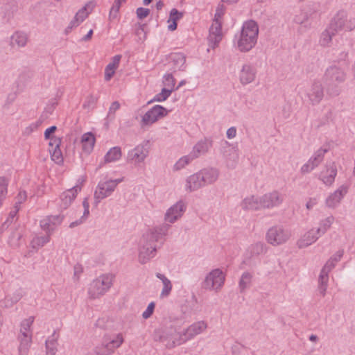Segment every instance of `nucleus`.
<instances>
[{"instance_id":"obj_1","label":"nucleus","mask_w":355,"mask_h":355,"mask_svg":"<svg viewBox=\"0 0 355 355\" xmlns=\"http://www.w3.org/2000/svg\"><path fill=\"white\" fill-rule=\"evenodd\" d=\"M168 228V225L157 227L147 231L140 240L139 248V262L145 264L155 256L156 243L165 235Z\"/></svg>"},{"instance_id":"obj_2","label":"nucleus","mask_w":355,"mask_h":355,"mask_svg":"<svg viewBox=\"0 0 355 355\" xmlns=\"http://www.w3.org/2000/svg\"><path fill=\"white\" fill-rule=\"evenodd\" d=\"M219 175V170L216 168H204L187 178L186 190L192 192L205 186L212 184L217 181Z\"/></svg>"},{"instance_id":"obj_3","label":"nucleus","mask_w":355,"mask_h":355,"mask_svg":"<svg viewBox=\"0 0 355 355\" xmlns=\"http://www.w3.org/2000/svg\"><path fill=\"white\" fill-rule=\"evenodd\" d=\"M259 35V26L254 20L243 23L240 36L237 40V48L241 52L246 53L252 49L257 42Z\"/></svg>"},{"instance_id":"obj_4","label":"nucleus","mask_w":355,"mask_h":355,"mask_svg":"<svg viewBox=\"0 0 355 355\" xmlns=\"http://www.w3.org/2000/svg\"><path fill=\"white\" fill-rule=\"evenodd\" d=\"M346 79V73L344 70L336 64L329 66L325 71L324 81L327 85L328 94L331 96H337L340 93V88L338 86Z\"/></svg>"},{"instance_id":"obj_5","label":"nucleus","mask_w":355,"mask_h":355,"mask_svg":"<svg viewBox=\"0 0 355 355\" xmlns=\"http://www.w3.org/2000/svg\"><path fill=\"white\" fill-rule=\"evenodd\" d=\"M291 232L281 225L270 227L266 234V240L272 246H279L286 243L291 238Z\"/></svg>"},{"instance_id":"obj_6","label":"nucleus","mask_w":355,"mask_h":355,"mask_svg":"<svg viewBox=\"0 0 355 355\" xmlns=\"http://www.w3.org/2000/svg\"><path fill=\"white\" fill-rule=\"evenodd\" d=\"M114 276L111 274L101 275L94 279L89 286L88 294L92 299L103 295L112 286Z\"/></svg>"},{"instance_id":"obj_7","label":"nucleus","mask_w":355,"mask_h":355,"mask_svg":"<svg viewBox=\"0 0 355 355\" xmlns=\"http://www.w3.org/2000/svg\"><path fill=\"white\" fill-rule=\"evenodd\" d=\"M123 343L121 334L116 336H105L101 345L96 347L95 353L97 355H110Z\"/></svg>"},{"instance_id":"obj_8","label":"nucleus","mask_w":355,"mask_h":355,"mask_svg":"<svg viewBox=\"0 0 355 355\" xmlns=\"http://www.w3.org/2000/svg\"><path fill=\"white\" fill-rule=\"evenodd\" d=\"M329 26L336 33L341 30L352 31L355 28V17H348L344 10H340L334 16Z\"/></svg>"},{"instance_id":"obj_9","label":"nucleus","mask_w":355,"mask_h":355,"mask_svg":"<svg viewBox=\"0 0 355 355\" xmlns=\"http://www.w3.org/2000/svg\"><path fill=\"white\" fill-rule=\"evenodd\" d=\"M225 275L219 268L212 270L202 282V287L207 290L218 291L225 282Z\"/></svg>"},{"instance_id":"obj_10","label":"nucleus","mask_w":355,"mask_h":355,"mask_svg":"<svg viewBox=\"0 0 355 355\" xmlns=\"http://www.w3.org/2000/svg\"><path fill=\"white\" fill-rule=\"evenodd\" d=\"M123 181V179L110 180L105 182H100L97 186V189L94 192V198L96 202H99L101 200L111 195L114 191L117 184Z\"/></svg>"},{"instance_id":"obj_11","label":"nucleus","mask_w":355,"mask_h":355,"mask_svg":"<svg viewBox=\"0 0 355 355\" xmlns=\"http://www.w3.org/2000/svg\"><path fill=\"white\" fill-rule=\"evenodd\" d=\"M168 111L164 107L156 105L150 109L143 116L141 121V126L150 125L159 119L167 115Z\"/></svg>"},{"instance_id":"obj_12","label":"nucleus","mask_w":355,"mask_h":355,"mask_svg":"<svg viewBox=\"0 0 355 355\" xmlns=\"http://www.w3.org/2000/svg\"><path fill=\"white\" fill-rule=\"evenodd\" d=\"M336 263L333 259H329L320 271L318 278V289L320 294L324 297L328 286L329 272L334 268Z\"/></svg>"},{"instance_id":"obj_13","label":"nucleus","mask_w":355,"mask_h":355,"mask_svg":"<svg viewBox=\"0 0 355 355\" xmlns=\"http://www.w3.org/2000/svg\"><path fill=\"white\" fill-rule=\"evenodd\" d=\"M262 209H272L284 201V195L277 191L267 193L261 197Z\"/></svg>"},{"instance_id":"obj_14","label":"nucleus","mask_w":355,"mask_h":355,"mask_svg":"<svg viewBox=\"0 0 355 355\" xmlns=\"http://www.w3.org/2000/svg\"><path fill=\"white\" fill-rule=\"evenodd\" d=\"M256 76L257 69L250 64H243L239 72V79L243 85L252 83L255 80Z\"/></svg>"},{"instance_id":"obj_15","label":"nucleus","mask_w":355,"mask_h":355,"mask_svg":"<svg viewBox=\"0 0 355 355\" xmlns=\"http://www.w3.org/2000/svg\"><path fill=\"white\" fill-rule=\"evenodd\" d=\"M327 151V149H318L308 162L301 167V173H307L316 168L322 162L324 154Z\"/></svg>"},{"instance_id":"obj_16","label":"nucleus","mask_w":355,"mask_h":355,"mask_svg":"<svg viewBox=\"0 0 355 355\" xmlns=\"http://www.w3.org/2000/svg\"><path fill=\"white\" fill-rule=\"evenodd\" d=\"M306 95L309 103L312 105L319 104L324 97V90L322 85L319 81H315L308 90Z\"/></svg>"},{"instance_id":"obj_17","label":"nucleus","mask_w":355,"mask_h":355,"mask_svg":"<svg viewBox=\"0 0 355 355\" xmlns=\"http://www.w3.org/2000/svg\"><path fill=\"white\" fill-rule=\"evenodd\" d=\"M209 32L207 37L209 46L212 49H215L218 46L223 37L222 24L212 23Z\"/></svg>"},{"instance_id":"obj_18","label":"nucleus","mask_w":355,"mask_h":355,"mask_svg":"<svg viewBox=\"0 0 355 355\" xmlns=\"http://www.w3.org/2000/svg\"><path fill=\"white\" fill-rule=\"evenodd\" d=\"M185 209L184 202L180 200L167 210L164 218L166 221L173 223L182 216Z\"/></svg>"},{"instance_id":"obj_19","label":"nucleus","mask_w":355,"mask_h":355,"mask_svg":"<svg viewBox=\"0 0 355 355\" xmlns=\"http://www.w3.org/2000/svg\"><path fill=\"white\" fill-rule=\"evenodd\" d=\"M207 328V324L204 320L196 322L188 327L184 331V340H189L196 336L202 333Z\"/></svg>"},{"instance_id":"obj_20","label":"nucleus","mask_w":355,"mask_h":355,"mask_svg":"<svg viewBox=\"0 0 355 355\" xmlns=\"http://www.w3.org/2000/svg\"><path fill=\"white\" fill-rule=\"evenodd\" d=\"M61 144V139L53 137L49 141V153L53 161L60 164L63 162V157L60 146Z\"/></svg>"},{"instance_id":"obj_21","label":"nucleus","mask_w":355,"mask_h":355,"mask_svg":"<svg viewBox=\"0 0 355 355\" xmlns=\"http://www.w3.org/2000/svg\"><path fill=\"white\" fill-rule=\"evenodd\" d=\"M148 151L143 145H138L130 150L127 155V162L135 164L142 162L147 157Z\"/></svg>"},{"instance_id":"obj_22","label":"nucleus","mask_w":355,"mask_h":355,"mask_svg":"<svg viewBox=\"0 0 355 355\" xmlns=\"http://www.w3.org/2000/svg\"><path fill=\"white\" fill-rule=\"evenodd\" d=\"M212 146V140L208 138H204L193 146L190 155L195 159L202 155H205Z\"/></svg>"},{"instance_id":"obj_23","label":"nucleus","mask_w":355,"mask_h":355,"mask_svg":"<svg viewBox=\"0 0 355 355\" xmlns=\"http://www.w3.org/2000/svg\"><path fill=\"white\" fill-rule=\"evenodd\" d=\"M241 208L245 211H256L262 209L261 197L251 195L245 197L241 202Z\"/></svg>"},{"instance_id":"obj_24","label":"nucleus","mask_w":355,"mask_h":355,"mask_svg":"<svg viewBox=\"0 0 355 355\" xmlns=\"http://www.w3.org/2000/svg\"><path fill=\"white\" fill-rule=\"evenodd\" d=\"M80 190L81 187L78 185H76L71 189L63 192L60 196V207L64 209H67L75 199L78 193L80 191Z\"/></svg>"},{"instance_id":"obj_25","label":"nucleus","mask_w":355,"mask_h":355,"mask_svg":"<svg viewBox=\"0 0 355 355\" xmlns=\"http://www.w3.org/2000/svg\"><path fill=\"white\" fill-rule=\"evenodd\" d=\"M186 57L182 53H171L168 64L173 71H183L185 69Z\"/></svg>"},{"instance_id":"obj_26","label":"nucleus","mask_w":355,"mask_h":355,"mask_svg":"<svg viewBox=\"0 0 355 355\" xmlns=\"http://www.w3.org/2000/svg\"><path fill=\"white\" fill-rule=\"evenodd\" d=\"M347 193V187L342 185L326 200V204L329 207H335L340 203L343 198Z\"/></svg>"},{"instance_id":"obj_27","label":"nucleus","mask_w":355,"mask_h":355,"mask_svg":"<svg viewBox=\"0 0 355 355\" xmlns=\"http://www.w3.org/2000/svg\"><path fill=\"white\" fill-rule=\"evenodd\" d=\"M320 234L317 232L316 230L311 229L304 234V236L297 241V244L300 248L308 247L312 243H315Z\"/></svg>"},{"instance_id":"obj_28","label":"nucleus","mask_w":355,"mask_h":355,"mask_svg":"<svg viewBox=\"0 0 355 355\" xmlns=\"http://www.w3.org/2000/svg\"><path fill=\"white\" fill-rule=\"evenodd\" d=\"M336 174L337 169L336 166H331L330 167H327L325 171L321 172L320 179L326 185H331L334 182Z\"/></svg>"},{"instance_id":"obj_29","label":"nucleus","mask_w":355,"mask_h":355,"mask_svg":"<svg viewBox=\"0 0 355 355\" xmlns=\"http://www.w3.org/2000/svg\"><path fill=\"white\" fill-rule=\"evenodd\" d=\"M121 59V55H116L112 58V62L106 66L105 69V80L106 81L110 80L114 76L116 69L119 65Z\"/></svg>"},{"instance_id":"obj_30","label":"nucleus","mask_w":355,"mask_h":355,"mask_svg":"<svg viewBox=\"0 0 355 355\" xmlns=\"http://www.w3.org/2000/svg\"><path fill=\"white\" fill-rule=\"evenodd\" d=\"M18 339L19 340V355H27L32 341L31 336L19 335Z\"/></svg>"},{"instance_id":"obj_31","label":"nucleus","mask_w":355,"mask_h":355,"mask_svg":"<svg viewBox=\"0 0 355 355\" xmlns=\"http://www.w3.org/2000/svg\"><path fill=\"white\" fill-rule=\"evenodd\" d=\"M88 4H86L83 8L78 11L76 14L74 19L71 20L67 29H72L73 27L78 26L80 23L84 21L87 17L89 12L87 11Z\"/></svg>"},{"instance_id":"obj_32","label":"nucleus","mask_w":355,"mask_h":355,"mask_svg":"<svg viewBox=\"0 0 355 355\" xmlns=\"http://www.w3.org/2000/svg\"><path fill=\"white\" fill-rule=\"evenodd\" d=\"M172 336V340L166 343L167 348H173L177 345H180L187 340H184V333L182 334L177 332L175 329L171 328L170 334Z\"/></svg>"},{"instance_id":"obj_33","label":"nucleus","mask_w":355,"mask_h":355,"mask_svg":"<svg viewBox=\"0 0 355 355\" xmlns=\"http://www.w3.org/2000/svg\"><path fill=\"white\" fill-rule=\"evenodd\" d=\"M59 335L55 331L46 340V349L47 355H55L57 352V345Z\"/></svg>"},{"instance_id":"obj_34","label":"nucleus","mask_w":355,"mask_h":355,"mask_svg":"<svg viewBox=\"0 0 355 355\" xmlns=\"http://www.w3.org/2000/svg\"><path fill=\"white\" fill-rule=\"evenodd\" d=\"M83 148L87 153H90L95 144V137L92 132L85 133L82 136Z\"/></svg>"},{"instance_id":"obj_35","label":"nucleus","mask_w":355,"mask_h":355,"mask_svg":"<svg viewBox=\"0 0 355 355\" xmlns=\"http://www.w3.org/2000/svg\"><path fill=\"white\" fill-rule=\"evenodd\" d=\"M337 33L329 26L322 33L320 38V44L322 46H329L332 41V37Z\"/></svg>"},{"instance_id":"obj_36","label":"nucleus","mask_w":355,"mask_h":355,"mask_svg":"<svg viewBox=\"0 0 355 355\" xmlns=\"http://www.w3.org/2000/svg\"><path fill=\"white\" fill-rule=\"evenodd\" d=\"M27 35L23 32L17 31L11 37L12 45H17L18 47L25 46L27 43Z\"/></svg>"},{"instance_id":"obj_37","label":"nucleus","mask_w":355,"mask_h":355,"mask_svg":"<svg viewBox=\"0 0 355 355\" xmlns=\"http://www.w3.org/2000/svg\"><path fill=\"white\" fill-rule=\"evenodd\" d=\"M156 277L163 283V288L160 294L161 297L168 296L172 290L171 282L165 275L159 272L156 274Z\"/></svg>"},{"instance_id":"obj_38","label":"nucleus","mask_w":355,"mask_h":355,"mask_svg":"<svg viewBox=\"0 0 355 355\" xmlns=\"http://www.w3.org/2000/svg\"><path fill=\"white\" fill-rule=\"evenodd\" d=\"M183 17V12H179L177 9L173 8L170 12L169 19L168 23L172 21L168 26V29L171 31H173L177 28V21Z\"/></svg>"},{"instance_id":"obj_39","label":"nucleus","mask_w":355,"mask_h":355,"mask_svg":"<svg viewBox=\"0 0 355 355\" xmlns=\"http://www.w3.org/2000/svg\"><path fill=\"white\" fill-rule=\"evenodd\" d=\"M121 150L120 147L115 146L110 149L105 155V162H112L119 160L121 157Z\"/></svg>"},{"instance_id":"obj_40","label":"nucleus","mask_w":355,"mask_h":355,"mask_svg":"<svg viewBox=\"0 0 355 355\" xmlns=\"http://www.w3.org/2000/svg\"><path fill=\"white\" fill-rule=\"evenodd\" d=\"M334 222V217L333 216H329L326 218L321 220L320 222V227L316 229L317 232H318L320 236L324 234L331 227V225Z\"/></svg>"},{"instance_id":"obj_41","label":"nucleus","mask_w":355,"mask_h":355,"mask_svg":"<svg viewBox=\"0 0 355 355\" xmlns=\"http://www.w3.org/2000/svg\"><path fill=\"white\" fill-rule=\"evenodd\" d=\"M252 275L249 272H244L239 280V287L241 293H243L248 288L252 282Z\"/></svg>"},{"instance_id":"obj_42","label":"nucleus","mask_w":355,"mask_h":355,"mask_svg":"<svg viewBox=\"0 0 355 355\" xmlns=\"http://www.w3.org/2000/svg\"><path fill=\"white\" fill-rule=\"evenodd\" d=\"M170 334V329L167 331H155L154 334V340L155 341L162 342L166 347V343L172 340V336Z\"/></svg>"},{"instance_id":"obj_43","label":"nucleus","mask_w":355,"mask_h":355,"mask_svg":"<svg viewBox=\"0 0 355 355\" xmlns=\"http://www.w3.org/2000/svg\"><path fill=\"white\" fill-rule=\"evenodd\" d=\"M194 159L191 156L190 153L187 155L183 156L174 164L173 170L179 171L183 168H184L187 165H188L191 161Z\"/></svg>"},{"instance_id":"obj_44","label":"nucleus","mask_w":355,"mask_h":355,"mask_svg":"<svg viewBox=\"0 0 355 355\" xmlns=\"http://www.w3.org/2000/svg\"><path fill=\"white\" fill-rule=\"evenodd\" d=\"M34 321L33 317H30L28 319H25L21 324L20 336H31L30 334L31 327Z\"/></svg>"},{"instance_id":"obj_45","label":"nucleus","mask_w":355,"mask_h":355,"mask_svg":"<svg viewBox=\"0 0 355 355\" xmlns=\"http://www.w3.org/2000/svg\"><path fill=\"white\" fill-rule=\"evenodd\" d=\"M226 164L228 168H234L237 163L239 156L235 150H231L228 155H225Z\"/></svg>"},{"instance_id":"obj_46","label":"nucleus","mask_w":355,"mask_h":355,"mask_svg":"<svg viewBox=\"0 0 355 355\" xmlns=\"http://www.w3.org/2000/svg\"><path fill=\"white\" fill-rule=\"evenodd\" d=\"M8 181L4 177H0V207L5 200L8 191Z\"/></svg>"},{"instance_id":"obj_47","label":"nucleus","mask_w":355,"mask_h":355,"mask_svg":"<svg viewBox=\"0 0 355 355\" xmlns=\"http://www.w3.org/2000/svg\"><path fill=\"white\" fill-rule=\"evenodd\" d=\"M58 218H55V219H58ZM52 219H55V218H46L42 219L40 221V227L41 228L46 231L47 234H51L54 231V227L53 225H52L51 223L52 221Z\"/></svg>"},{"instance_id":"obj_48","label":"nucleus","mask_w":355,"mask_h":355,"mask_svg":"<svg viewBox=\"0 0 355 355\" xmlns=\"http://www.w3.org/2000/svg\"><path fill=\"white\" fill-rule=\"evenodd\" d=\"M171 92L172 89L163 88L160 93L155 96L153 101L157 102L164 101L171 95Z\"/></svg>"},{"instance_id":"obj_49","label":"nucleus","mask_w":355,"mask_h":355,"mask_svg":"<svg viewBox=\"0 0 355 355\" xmlns=\"http://www.w3.org/2000/svg\"><path fill=\"white\" fill-rule=\"evenodd\" d=\"M163 83L164 85L168 87V89H172V91L173 90V88L175 85V79L173 76L172 73H166L164 76L163 78Z\"/></svg>"},{"instance_id":"obj_50","label":"nucleus","mask_w":355,"mask_h":355,"mask_svg":"<svg viewBox=\"0 0 355 355\" xmlns=\"http://www.w3.org/2000/svg\"><path fill=\"white\" fill-rule=\"evenodd\" d=\"M50 241V234H47V235L37 236L33 239L32 243L34 245H37L38 246H43L44 244L49 243Z\"/></svg>"},{"instance_id":"obj_51","label":"nucleus","mask_w":355,"mask_h":355,"mask_svg":"<svg viewBox=\"0 0 355 355\" xmlns=\"http://www.w3.org/2000/svg\"><path fill=\"white\" fill-rule=\"evenodd\" d=\"M121 2H123L121 0H115L114 2L113 6H112L110 11V19H114L117 17V14L119 12V10L120 9Z\"/></svg>"},{"instance_id":"obj_52","label":"nucleus","mask_w":355,"mask_h":355,"mask_svg":"<svg viewBox=\"0 0 355 355\" xmlns=\"http://www.w3.org/2000/svg\"><path fill=\"white\" fill-rule=\"evenodd\" d=\"M224 15L223 5H218L216 10V13L212 23L222 24L221 18Z\"/></svg>"},{"instance_id":"obj_53","label":"nucleus","mask_w":355,"mask_h":355,"mask_svg":"<svg viewBox=\"0 0 355 355\" xmlns=\"http://www.w3.org/2000/svg\"><path fill=\"white\" fill-rule=\"evenodd\" d=\"M136 13H137V17L139 19H142L146 17L149 15L150 10L148 8L140 7L137 9Z\"/></svg>"},{"instance_id":"obj_54","label":"nucleus","mask_w":355,"mask_h":355,"mask_svg":"<svg viewBox=\"0 0 355 355\" xmlns=\"http://www.w3.org/2000/svg\"><path fill=\"white\" fill-rule=\"evenodd\" d=\"M155 304L154 302H150L148 304L146 311L142 313V317L144 319H148L152 315L154 309H155Z\"/></svg>"},{"instance_id":"obj_55","label":"nucleus","mask_w":355,"mask_h":355,"mask_svg":"<svg viewBox=\"0 0 355 355\" xmlns=\"http://www.w3.org/2000/svg\"><path fill=\"white\" fill-rule=\"evenodd\" d=\"M265 245L261 242L256 243L252 245V251L254 253L259 254L263 253L264 251Z\"/></svg>"},{"instance_id":"obj_56","label":"nucleus","mask_w":355,"mask_h":355,"mask_svg":"<svg viewBox=\"0 0 355 355\" xmlns=\"http://www.w3.org/2000/svg\"><path fill=\"white\" fill-rule=\"evenodd\" d=\"M27 198L26 193L25 191H20L17 198H16V202H15V207H19V205H21L23 202L26 200Z\"/></svg>"},{"instance_id":"obj_57","label":"nucleus","mask_w":355,"mask_h":355,"mask_svg":"<svg viewBox=\"0 0 355 355\" xmlns=\"http://www.w3.org/2000/svg\"><path fill=\"white\" fill-rule=\"evenodd\" d=\"M120 108V103L118 101H114L109 109L108 116H111L112 115H114V113L116 110Z\"/></svg>"},{"instance_id":"obj_58","label":"nucleus","mask_w":355,"mask_h":355,"mask_svg":"<svg viewBox=\"0 0 355 355\" xmlns=\"http://www.w3.org/2000/svg\"><path fill=\"white\" fill-rule=\"evenodd\" d=\"M57 129V127L55 125L51 126L50 128H47L44 132V138L46 139H50L53 137H51V134L53 133Z\"/></svg>"},{"instance_id":"obj_59","label":"nucleus","mask_w":355,"mask_h":355,"mask_svg":"<svg viewBox=\"0 0 355 355\" xmlns=\"http://www.w3.org/2000/svg\"><path fill=\"white\" fill-rule=\"evenodd\" d=\"M47 218H58V219H52V221H51V224L53 225V227H54V229H55V227L60 224L61 222L62 221V219H63V216H61L60 215H57V216H48Z\"/></svg>"},{"instance_id":"obj_60","label":"nucleus","mask_w":355,"mask_h":355,"mask_svg":"<svg viewBox=\"0 0 355 355\" xmlns=\"http://www.w3.org/2000/svg\"><path fill=\"white\" fill-rule=\"evenodd\" d=\"M19 210V207H15V210L11 211L10 212L9 217L7 219V220L5 222V224L6 223H9V224L11 223Z\"/></svg>"},{"instance_id":"obj_61","label":"nucleus","mask_w":355,"mask_h":355,"mask_svg":"<svg viewBox=\"0 0 355 355\" xmlns=\"http://www.w3.org/2000/svg\"><path fill=\"white\" fill-rule=\"evenodd\" d=\"M226 135L228 139L234 138L236 135V128L235 127H231L228 128Z\"/></svg>"},{"instance_id":"obj_62","label":"nucleus","mask_w":355,"mask_h":355,"mask_svg":"<svg viewBox=\"0 0 355 355\" xmlns=\"http://www.w3.org/2000/svg\"><path fill=\"white\" fill-rule=\"evenodd\" d=\"M343 250H338L335 254H334L329 259H333L336 263L338 262L343 255Z\"/></svg>"},{"instance_id":"obj_63","label":"nucleus","mask_w":355,"mask_h":355,"mask_svg":"<svg viewBox=\"0 0 355 355\" xmlns=\"http://www.w3.org/2000/svg\"><path fill=\"white\" fill-rule=\"evenodd\" d=\"M74 276L76 277L77 279L79 278V275L83 272V268L81 265L77 264L73 268Z\"/></svg>"},{"instance_id":"obj_64","label":"nucleus","mask_w":355,"mask_h":355,"mask_svg":"<svg viewBox=\"0 0 355 355\" xmlns=\"http://www.w3.org/2000/svg\"><path fill=\"white\" fill-rule=\"evenodd\" d=\"M317 204L316 198H310L309 200L306 202V208L308 209H312Z\"/></svg>"}]
</instances>
